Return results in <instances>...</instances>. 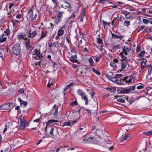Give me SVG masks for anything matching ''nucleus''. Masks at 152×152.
I'll return each mask as SVG.
<instances>
[{"mask_svg":"<svg viewBox=\"0 0 152 152\" xmlns=\"http://www.w3.org/2000/svg\"><path fill=\"white\" fill-rule=\"evenodd\" d=\"M102 21L103 23V26L104 28H105V26H110V22L107 23L106 21H104L103 20H102Z\"/></svg>","mask_w":152,"mask_h":152,"instance_id":"393cba45","label":"nucleus"},{"mask_svg":"<svg viewBox=\"0 0 152 152\" xmlns=\"http://www.w3.org/2000/svg\"><path fill=\"white\" fill-rule=\"evenodd\" d=\"M90 94H91V96L92 99L93 98H94V96L95 94V93L94 92L92 91V92L91 93H90Z\"/></svg>","mask_w":152,"mask_h":152,"instance_id":"e2e57ef3","label":"nucleus"},{"mask_svg":"<svg viewBox=\"0 0 152 152\" xmlns=\"http://www.w3.org/2000/svg\"><path fill=\"white\" fill-rule=\"evenodd\" d=\"M27 34V33L25 32L19 33L17 35V37L18 39H22L24 40H27L28 39L26 37Z\"/></svg>","mask_w":152,"mask_h":152,"instance_id":"6e6552de","label":"nucleus"},{"mask_svg":"<svg viewBox=\"0 0 152 152\" xmlns=\"http://www.w3.org/2000/svg\"><path fill=\"white\" fill-rule=\"evenodd\" d=\"M37 35V32L36 31H34L32 32L31 30H30L28 32V37L30 38Z\"/></svg>","mask_w":152,"mask_h":152,"instance_id":"f8f14e48","label":"nucleus"},{"mask_svg":"<svg viewBox=\"0 0 152 152\" xmlns=\"http://www.w3.org/2000/svg\"><path fill=\"white\" fill-rule=\"evenodd\" d=\"M123 14L125 16V17L127 16V15H128L129 14V12H123Z\"/></svg>","mask_w":152,"mask_h":152,"instance_id":"4d7b16f0","label":"nucleus"},{"mask_svg":"<svg viewBox=\"0 0 152 152\" xmlns=\"http://www.w3.org/2000/svg\"><path fill=\"white\" fill-rule=\"evenodd\" d=\"M12 51L14 55L17 56L20 52V45L18 44H16L13 46L12 48Z\"/></svg>","mask_w":152,"mask_h":152,"instance_id":"20e7f679","label":"nucleus"},{"mask_svg":"<svg viewBox=\"0 0 152 152\" xmlns=\"http://www.w3.org/2000/svg\"><path fill=\"white\" fill-rule=\"evenodd\" d=\"M64 13V11H58L57 15L56 18V23L57 25L61 21L62 18L63 16V14Z\"/></svg>","mask_w":152,"mask_h":152,"instance_id":"0eeeda50","label":"nucleus"},{"mask_svg":"<svg viewBox=\"0 0 152 152\" xmlns=\"http://www.w3.org/2000/svg\"><path fill=\"white\" fill-rule=\"evenodd\" d=\"M147 30H148L149 31H152V27H147L146 28Z\"/></svg>","mask_w":152,"mask_h":152,"instance_id":"680f3d73","label":"nucleus"},{"mask_svg":"<svg viewBox=\"0 0 152 152\" xmlns=\"http://www.w3.org/2000/svg\"><path fill=\"white\" fill-rule=\"evenodd\" d=\"M117 101L118 102L124 103L125 102V100L122 98H119L117 99Z\"/></svg>","mask_w":152,"mask_h":152,"instance_id":"58836bf2","label":"nucleus"},{"mask_svg":"<svg viewBox=\"0 0 152 152\" xmlns=\"http://www.w3.org/2000/svg\"><path fill=\"white\" fill-rule=\"evenodd\" d=\"M88 61L90 63V65L91 66H94L95 65V63L92 58H90L88 60Z\"/></svg>","mask_w":152,"mask_h":152,"instance_id":"4be33fe9","label":"nucleus"},{"mask_svg":"<svg viewBox=\"0 0 152 152\" xmlns=\"http://www.w3.org/2000/svg\"><path fill=\"white\" fill-rule=\"evenodd\" d=\"M58 122V121L57 120H51L49 121L47 123H48L49 124H50L53 122Z\"/></svg>","mask_w":152,"mask_h":152,"instance_id":"49530a36","label":"nucleus"},{"mask_svg":"<svg viewBox=\"0 0 152 152\" xmlns=\"http://www.w3.org/2000/svg\"><path fill=\"white\" fill-rule=\"evenodd\" d=\"M71 58H77V55L76 54H75V55H71Z\"/></svg>","mask_w":152,"mask_h":152,"instance_id":"774afa93","label":"nucleus"},{"mask_svg":"<svg viewBox=\"0 0 152 152\" xmlns=\"http://www.w3.org/2000/svg\"><path fill=\"white\" fill-rule=\"evenodd\" d=\"M124 25L126 27H128L130 25V21H129L125 20L124 23Z\"/></svg>","mask_w":152,"mask_h":152,"instance_id":"bb28decb","label":"nucleus"},{"mask_svg":"<svg viewBox=\"0 0 152 152\" xmlns=\"http://www.w3.org/2000/svg\"><path fill=\"white\" fill-rule=\"evenodd\" d=\"M77 94L79 95H80L81 97L86 94L85 92L80 89H78L77 91Z\"/></svg>","mask_w":152,"mask_h":152,"instance_id":"f3484780","label":"nucleus"},{"mask_svg":"<svg viewBox=\"0 0 152 152\" xmlns=\"http://www.w3.org/2000/svg\"><path fill=\"white\" fill-rule=\"evenodd\" d=\"M74 11L72 13V14H75L79 11V9L77 7H76L75 8V9H74Z\"/></svg>","mask_w":152,"mask_h":152,"instance_id":"a19ab883","label":"nucleus"},{"mask_svg":"<svg viewBox=\"0 0 152 152\" xmlns=\"http://www.w3.org/2000/svg\"><path fill=\"white\" fill-rule=\"evenodd\" d=\"M145 27V26H142L139 28V29L137 31V33H139L140 31L142 30Z\"/></svg>","mask_w":152,"mask_h":152,"instance_id":"37998d69","label":"nucleus"},{"mask_svg":"<svg viewBox=\"0 0 152 152\" xmlns=\"http://www.w3.org/2000/svg\"><path fill=\"white\" fill-rule=\"evenodd\" d=\"M26 122H20V126L22 129H24L25 128Z\"/></svg>","mask_w":152,"mask_h":152,"instance_id":"a878e982","label":"nucleus"},{"mask_svg":"<svg viewBox=\"0 0 152 152\" xmlns=\"http://www.w3.org/2000/svg\"><path fill=\"white\" fill-rule=\"evenodd\" d=\"M83 52H86L87 53H88V52H89L88 49L86 47H85L83 49Z\"/></svg>","mask_w":152,"mask_h":152,"instance_id":"052dcab7","label":"nucleus"},{"mask_svg":"<svg viewBox=\"0 0 152 152\" xmlns=\"http://www.w3.org/2000/svg\"><path fill=\"white\" fill-rule=\"evenodd\" d=\"M94 139H96L94 137H86L83 139V142L85 143H92L94 144H97L98 141L96 140L95 142L93 141Z\"/></svg>","mask_w":152,"mask_h":152,"instance_id":"423d86ee","label":"nucleus"},{"mask_svg":"<svg viewBox=\"0 0 152 152\" xmlns=\"http://www.w3.org/2000/svg\"><path fill=\"white\" fill-rule=\"evenodd\" d=\"M66 39L68 43L69 44L70 42V37L69 36H67L66 37Z\"/></svg>","mask_w":152,"mask_h":152,"instance_id":"a18cd8bd","label":"nucleus"},{"mask_svg":"<svg viewBox=\"0 0 152 152\" xmlns=\"http://www.w3.org/2000/svg\"><path fill=\"white\" fill-rule=\"evenodd\" d=\"M145 54V52L144 51H142L138 55L139 57L143 56Z\"/></svg>","mask_w":152,"mask_h":152,"instance_id":"4c0bfd02","label":"nucleus"},{"mask_svg":"<svg viewBox=\"0 0 152 152\" xmlns=\"http://www.w3.org/2000/svg\"><path fill=\"white\" fill-rule=\"evenodd\" d=\"M53 110L54 111L53 113L54 116L56 118L58 117V115L57 114L58 113V106L56 105H55L53 107Z\"/></svg>","mask_w":152,"mask_h":152,"instance_id":"1a4fd4ad","label":"nucleus"},{"mask_svg":"<svg viewBox=\"0 0 152 152\" xmlns=\"http://www.w3.org/2000/svg\"><path fill=\"white\" fill-rule=\"evenodd\" d=\"M7 38L6 37H4V38H2L1 37H0V43L6 41Z\"/></svg>","mask_w":152,"mask_h":152,"instance_id":"72a5a7b5","label":"nucleus"},{"mask_svg":"<svg viewBox=\"0 0 152 152\" xmlns=\"http://www.w3.org/2000/svg\"><path fill=\"white\" fill-rule=\"evenodd\" d=\"M77 104V101H74L72 102L71 104L72 106H74L76 105Z\"/></svg>","mask_w":152,"mask_h":152,"instance_id":"3c124183","label":"nucleus"},{"mask_svg":"<svg viewBox=\"0 0 152 152\" xmlns=\"http://www.w3.org/2000/svg\"><path fill=\"white\" fill-rule=\"evenodd\" d=\"M88 98L87 96L86 95H85L83 96H82V97H81V98L82 99H84V100L86 99H87Z\"/></svg>","mask_w":152,"mask_h":152,"instance_id":"0e129e2a","label":"nucleus"},{"mask_svg":"<svg viewBox=\"0 0 152 152\" xmlns=\"http://www.w3.org/2000/svg\"><path fill=\"white\" fill-rule=\"evenodd\" d=\"M54 129V128L53 127H52L50 130V134L51 136H53V131Z\"/></svg>","mask_w":152,"mask_h":152,"instance_id":"ea45409f","label":"nucleus"},{"mask_svg":"<svg viewBox=\"0 0 152 152\" xmlns=\"http://www.w3.org/2000/svg\"><path fill=\"white\" fill-rule=\"evenodd\" d=\"M14 5V4L13 3H10L9 6V9H11L12 6Z\"/></svg>","mask_w":152,"mask_h":152,"instance_id":"69168bd1","label":"nucleus"},{"mask_svg":"<svg viewBox=\"0 0 152 152\" xmlns=\"http://www.w3.org/2000/svg\"><path fill=\"white\" fill-rule=\"evenodd\" d=\"M101 57V56L100 57H96V60L97 62H98L99 61Z\"/></svg>","mask_w":152,"mask_h":152,"instance_id":"bf43d9fd","label":"nucleus"},{"mask_svg":"<svg viewBox=\"0 0 152 152\" xmlns=\"http://www.w3.org/2000/svg\"><path fill=\"white\" fill-rule=\"evenodd\" d=\"M70 60L73 63H76L78 61L77 60L74 59H70Z\"/></svg>","mask_w":152,"mask_h":152,"instance_id":"5fc2aeb1","label":"nucleus"},{"mask_svg":"<svg viewBox=\"0 0 152 152\" xmlns=\"http://www.w3.org/2000/svg\"><path fill=\"white\" fill-rule=\"evenodd\" d=\"M63 148H64V149L63 150V151H68L69 150H74L75 149L74 148H70L67 145H66L63 146Z\"/></svg>","mask_w":152,"mask_h":152,"instance_id":"2eb2a0df","label":"nucleus"},{"mask_svg":"<svg viewBox=\"0 0 152 152\" xmlns=\"http://www.w3.org/2000/svg\"><path fill=\"white\" fill-rule=\"evenodd\" d=\"M110 66L113 68H116L117 67L116 65L113 62H111L110 63Z\"/></svg>","mask_w":152,"mask_h":152,"instance_id":"f704fd0d","label":"nucleus"},{"mask_svg":"<svg viewBox=\"0 0 152 152\" xmlns=\"http://www.w3.org/2000/svg\"><path fill=\"white\" fill-rule=\"evenodd\" d=\"M144 88V86L142 85H140L137 87V89H141Z\"/></svg>","mask_w":152,"mask_h":152,"instance_id":"864d4df0","label":"nucleus"},{"mask_svg":"<svg viewBox=\"0 0 152 152\" xmlns=\"http://www.w3.org/2000/svg\"><path fill=\"white\" fill-rule=\"evenodd\" d=\"M11 104L13 105V104L12 103H6L1 105L0 106V110H7L11 109L12 108L11 106Z\"/></svg>","mask_w":152,"mask_h":152,"instance_id":"39448f33","label":"nucleus"},{"mask_svg":"<svg viewBox=\"0 0 152 152\" xmlns=\"http://www.w3.org/2000/svg\"><path fill=\"white\" fill-rule=\"evenodd\" d=\"M111 34L113 37L114 39H121L124 37V35H118L115 34L113 33H112Z\"/></svg>","mask_w":152,"mask_h":152,"instance_id":"4468645a","label":"nucleus"},{"mask_svg":"<svg viewBox=\"0 0 152 152\" xmlns=\"http://www.w3.org/2000/svg\"><path fill=\"white\" fill-rule=\"evenodd\" d=\"M20 122H26V121L24 117L22 115H21L20 116Z\"/></svg>","mask_w":152,"mask_h":152,"instance_id":"c85d7f7f","label":"nucleus"},{"mask_svg":"<svg viewBox=\"0 0 152 152\" xmlns=\"http://www.w3.org/2000/svg\"><path fill=\"white\" fill-rule=\"evenodd\" d=\"M127 61V60L126 61H125L124 62H122L121 64V70H124L126 68L128 65Z\"/></svg>","mask_w":152,"mask_h":152,"instance_id":"ddd939ff","label":"nucleus"},{"mask_svg":"<svg viewBox=\"0 0 152 152\" xmlns=\"http://www.w3.org/2000/svg\"><path fill=\"white\" fill-rule=\"evenodd\" d=\"M122 76V75L121 74H116L115 76L107 75V77L112 81L121 85L129 84L131 82L132 80V77L126 76L123 79H119V78Z\"/></svg>","mask_w":152,"mask_h":152,"instance_id":"f257e3e1","label":"nucleus"},{"mask_svg":"<svg viewBox=\"0 0 152 152\" xmlns=\"http://www.w3.org/2000/svg\"><path fill=\"white\" fill-rule=\"evenodd\" d=\"M109 91L112 92H115L116 91L115 88V87H112L109 88Z\"/></svg>","mask_w":152,"mask_h":152,"instance_id":"09e8293b","label":"nucleus"},{"mask_svg":"<svg viewBox=\"0 0 152 152\" xmlns=\"http://www.w3.org/2000/svg\"><path fill=\"white\" fill-rule=\"evenodd\" d=\"M65 27L64 26H62L61 28L59 29L57 33L58 35H59L60 36L62 35L64 32V30L65 29Z\"/></svg>","mask_w":152,"mask_h":152,"instance_id":"9b49d317","label":"nucleus"},{"mask_svg":"<svg viewBox=\"0 0 152 152\" xmlns=\"http://www.w3.org/2000/svg\"><path fill=\"white\" fill-rule=\"evenodd\" d=\"M130 137V135L129 134H127L126 136H124L123 138V140H127V139Z\"/></svg>","mask_w":152,"mask_h":152,"instance_id":"79ce46f5","label":"nucleus"},{"mask_svg":"<svg viewBox=\"0 0 152 152\" xmlns=\"http://www.w3.org/2000/svg\"><path fill=\"white\" fill-rule=\"evenodd\" d=\"M143 133L148 136H150L152 134V131L151 130L148 132H144Z\"/></svg>","mask_w":152,"mask_h":152,"instance_id":"cd10ccee","label":"nucleus"},{"mask_svg":"<svg viewBox=\"0 0 152 152\" xmlns=\"http://www.w3.org/2000/svg\"><path fill=\"white\" fill-rule=\"evenodd\" d=\"M152 71V67H149L148 69V74L150 75Z\"/></svg>","mask_w":152,"mask_h":152,"instance_id":"603ef678","label":"nucleus"},{"mask_svg":"<svg viewBox=\"0 0 152 152\" xmlns=\"http://www.w3.org/2000/svg\"><path fill=\"white\" fill-rule=\"evenodd\" d=\"M4 33H5L8 36L10 34V31L9 28L6 29V30L4 31Z\"/></svg>","mask_w":152,"mask_h":152,"instance_id":"2f4dec72","label":"nucleus"},{"mask_svg":"<svg viewBox=\"0 0 152 152\" xmlns=\"http://www.w3.org/2000/svg\"><path fill=\"white\" fill-rule=\"evenodd\" d=\"M119 92L121 94H128L126 88H122L120 90Z\"/></svg>","mask_w":152,"mask_h":152,"instance_id":"aec40b11","label":"nucleus"},{"mask_svg":"<svg viewBox=\"0 0 152 152\" xmlns=\"http://www.w3.org/2000/svg\"><path fill=\"white\" fill-rule=\"evenodd\" d=\"M146 66V63H144L142 62L141 64V69H143Z\"/></svg>","mask_w":152,"mask_h":152,"instance_id":"e433bc0d","label":"nucleus"},{"mask_svg":"<svg viewBox=\"0 0 152 152\" xmlns=\"http://www.w3.org/2000/svg\"><path fill=\"white\" fill-rule=\"evenodd\" d=\"M117 20V17H114L113 20L111 22V24L112 25L114 26L115 25V24H114V21L115 20Z\"/></svg>","mask_w":152,"mask_h":152,"instance_id":"de8ad7c7","label":"nucleus"},{"mask_svg":"<svg viewBox=\"0 0 152 152\" xmlns=\"http://www.w3.org/2000/svg\"><path fill=\"white\" fill-rule=\"evenodd\" d=\"M28 41H27L25 42V46L28 50L30 48V39H28Z\"/></svg>","mask_w":152,"mask_h":152,"instance_id":"5701e85b","label":"nucleus"},{"mask_svg":"<svg viewBox=\"0 0 152 152\" xmlns=\"http://www.w3.org/2000/svg\"><path fill=\"white\" fill-rule=\"evenodd\" d=\"M42 34L41 37L39 39L38 41H40L42 38L45 37L47 33V32L45 31H42Z\"/></svg>","mask_w":152,"mask_h":152,"instance_id":"6ab92c4d","label":"nucleus"},{"mask_svg":"<svg viewBox=\"0 0 152 152\" xmlns=\"http://www.w3.org/2000/svg\"><path fill=\"white\" fill-rule=\"evenodd\" d=\"M135 89V86H131L129 88H126L127 92H128V93H129L131 92V91L134 90Z\"/></svg>","mask_w":152,"mask_h":152,"instance_id":"412c9836","label":"nucleus"},{"mask_svg":"<svg viewBox=\"0 0 152 152\" xmlns=\"http://www.w3.org/2000/svg\"><path fill=\"white\" fill-rule=\"evenodd\" d=\"M131 49L129 45L124 46L122 47V52L119 54V56H121V61H126L127 58L124 55L126 56L128 54L127 53L130 51Z\"/></svg>","mask_w":152,"mask_h":152,"instance_id":"f03ea898","label":"nucleus"},{"mask_svg":"<svg viewBox=\"0 0 152 152\" xmlns=\"http://www.w3.org/2000/svg\"><path fill=\"white\" fill-rule=\"evenodd\" d=\"M64 7L65 8H70L71 6L69 3H68L66 2H64Z\"/></svg>","mask_w":152,"mask_h":152,"instance_id":"473e14b6","label":"nucleus"},{"mask_svg":"<svg viewBox=\"0 0 152 152\" xmlns=\"http://www.w3.org/2000/svg\"><path fill=\"white\" fill-rule=\"evenodd\" d=\"M142 22L143 23L145 24H147L149 22V21L146 19H143L142 20Z\"/></svg>","mask_w":152,"mask_h":152,"instance_id":"c03bdc74","label":"nucleus"},{"mask_svg":"<svg viewBox=\"0 0 152 152\" xmlns=\"http://www.w3.org/2000/svg\"><path fill=\"white\" fill-rule=\"evenodd\" d=\"M71 51L73 54H76L77 53L76 51L74 48H72L71 49Z\"/></svg>","mask_w":152,"mask_h":152,"instance_id":"8fccbe9b","label":"nucleus"},{"mask_svg":"<svg viewBox=\"0 0 152 152\" xmlns=\"http://www.w3.org/2000/svg\"><path fill=\"white\" fill-rule=\"evenodd\" d=\"M18 100L20 102V104H23L24 107H26L28 104L27 102L22 100L20 98H18Z\"/></svg>","mask_w":152,"mask_h":152,"instance_id":"dca6fc26","label":"nucleus"},{"mask_svg":"<svg viewBox=\"0 0 152 152\" xmlns=\"http://www.w3.org/2000/svg\"><path fill=\"white\" fill-rule=\"evenodd\" d=\"M42 59H40L39 61L38 62H36L35 63V65H38L39 66H40L41 64L42 63Z\"/></svg>","mask_w":152,"mask_h":152,"instance_id":"c756f323","label":"nucleus"},{"mask_svg":"<svg viewBox=\"0 0 152 152\" xmlns=\"http://www.w3.org/2000/svg\"><path fill=\"white\" fill-rule=\"evenodd\" d=\"M85 14V11L84 10H82V13L81 14L80 21L81 22H83V19L84 18Z\"/></svg>","mask_w":152,"mask_h":152,"instance_id":"a211bd4d","label":"nucleus"},{"mask_svg":"<svg viewBox=\"0 0 152 152\" xmlns=\"http://www.w3.org/2000/svg\"><path fill=\"white\" fill-rule=\"evenodd\" d=\"M34 8V6H32L28 12L27 18H28V20H30L31 21L35 20L37 16V13H35L34 14H33V11Z\"/></svg>","mask_w":152,"mask_h":152,"instance_id":"7ed1b4c3","label":"nucleus"},{"mask_svg":"<svg viewBox=\"0 0 152 152\" xmlns=\"http://www.w3.org/2000/svg\"><path fill=\"white\" fill-rule=\"evenodd\" d=\"M32 58L34 59L35 60H40V58H39V57H38L37 56H33L32 57Z\"/></svg>","mask_w":152,"mask_h":152,"instance_id":"6e6d98bb","label":"nucleus"},{"mask_svg":"<svg viewBox=\"0 0 152 152\" xmlns=\"http://www.w3.org/2000/svg\"><path fill=\"white\" fill-rule=\"evenodd\" d=\"M34 52L35 53V54L38 57L40 58H42L43 57L42 54L40 53L39 50L36 49L34 50Z\"/></svg>","mask_w":152,"mask_h":152,"instance_id":"9d476101","label":"nucleus"},{"mask_svg":"<svg viewBox=\"0 0 152 152\" xmlns=\"http://www.w3.org/2000/svg\"><path fill=\"white\" fill-rule=\"evenodd\" d=\"M97 42L99 44L102 45L103 43L102 39L100 38H97Z\"/></svg>","mask_w":152,"mask_h":152,"instance_id":"7c9ffc66","label":"nucleus"},{"mask_svg":"<svg viewBox=\"0 0 152 152\" xmlns=\"http://www.w3.org/2000/svg\"><path fill=\"white\" fill-rule=\"evenodd\" d=\"M60 148H63V147L60 146V147L57 148L56 149V152H58L59 151Z\"/></svg>","mask_w":152,"mask_h":152,"instance_id":"338daca9","label":"nucleus"},{"mask_svg":"<svg viewBox=\"0 0 152 152\" xmlns=\"http://www.w3.org/2000/svg\"><path fill=\"white\" fill-rule=\"evenodd\" d=\"M75 14H72L71 15L70 18L71 19H73L75 18Z\"/></svg>","mask_w":152,"mask_h":152,"instance_id":"13d9d810","label":"nucleus"},{"mask_svg":"<svg viewBox=\"0 0 152 152\" xmlns=\"http://www.w3.org/2000/svg\"><path fill=\"white\" fill-rule=\"evenodd\" d=\"M71 123L72 122L71 121H66L63 124L62 126H70L71 125Z\"/></svg>","mask_w":152,"mask_h":152,"instance_id":"b1692460","label":"nucleus"},{"mask_svg":"<svg viewBox=\"0 0 152 152\" xmlns=\"http://www.w3.org/2000/svg\"><path fill=\"white\" fill-rule=\"evenodd\" d=\"M92 70L93 72H94L97 75H100V73L98 71L96 70L94 68H92Z\"/></svg>","mask_w":152,"mask_h":152,"instance_id":"c9c22d12","label":"nucleus"}]
</instances>
